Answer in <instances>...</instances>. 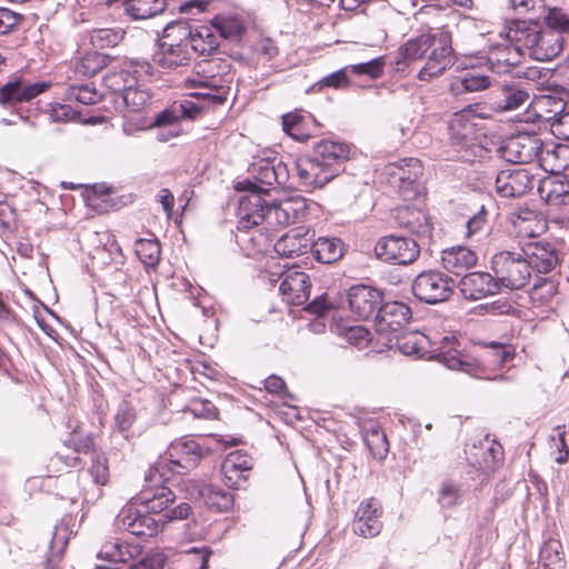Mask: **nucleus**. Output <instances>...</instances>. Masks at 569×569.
I'll return each mask as SVG.
<instances>
[{"instance_id": "nucleus-1", "label": "nucleus", "mask_w": 569, "mask_h": 569, "mask_svg": "<svg viewBox=\"0 0 569 569\" xmlns=\"http://www.w3.org/2000/svg\"><path fill=\"white\" fill-rule=\"evenodd\" d=\"M422 58L426 62L418 73L419 80L430 81L441 76L453 63L451 33L437 28L408 40L400 47L396 64L400 69Z\"/></svg>"}, {"instance_id": "nucleus-2", "label": "nucleus", "mask_w": 569, "mask_h": 569, "mask_svg": "<svg viewBox=\"0 0 569 569\" xmlns=\"http://www.w3.org/2000/svg\"><path fill=\"white\" fill-rule=\"evenodd\" d=\"M308 210L305 197L296 196L267 204L258 192L243 194L239 199L238 229L249 230L267 221L270 226H289L301 221Z\"/></svg>"}, {"instance_id": "nucleus-3", "label": "nucleus", "mask_w": 569, "mask_h": 569, "mask_svg": "<svg viewBox=\"0 0 569 569\" xmlns=\"http://www.w3.org/2000/svg\"><path fill=\"white\" fill-rule=\"evenodd\" d=\"M349 154L350 148L346 143L319 141L310 157L296 160L299 183L308 191L323 188L343 170Z\"/></svg>"}, {"instance_id": "nucleus-4", "label": "nucleus", "mask_w": 569, "mask_h": 569, "mask_svg": "<svg viewBox=\"0 0 569 569\" xmlns=\"http://www.w3.org/2000/svg\"><path fill=\"white\" fill-rule=\"evenodd\" d=\"M508 37L528 51L538 61H548L559 56L563 48V37L549 29H541L533 18L529 21H515Z\"/></svg>"}, {"instance_id": "nucleus-5", "label": "nucleus", "mask_w": 569, "mask_h": 569, "mask_svg": "<svg viewBox=\"0 0 569 569\" xmlns=\"http://www.w3.org/2000/svg\"><path fill=\"white\" fill-rule=\"evenodd\" d=\"M250 173L254 181L244 180L238 182L237 190L247 191V194L258 192L267 193L274 186H286L289 181V169L274 151L267 150L261 157H257L250 166Z\"/></svg>"}, {"instance_id": "nucleus-6", "label": "nucleus", "mask_w": 569, "mask_h": 569, "mask_svg": "<svg viewBox=\"0 0 569 569\" xmlns=\"http://www.w3.org/2000/svg\"><path fill=\"white\" fill-rule=\"evenodd\" d=\"M491 270L496 274L500 289H522L532 277V266L525 258L522 251H501L496 253L491 259Z\"/></svg>"}, {"instance_id": "nucleus-7", "label": "nucleus", "mask_w": 569, "mask_h": 569, "mask_svg": "<svg viewBox=\"0 0 569 569\" xmlns=\"http://www.w3.org/2000/svg\"><path fill=\"white\" fill-rule=\"evenodd\" d=\"M480 104H470L455 112L449 121V138L453 147L468 152L481 143L483 128L478 122Z\"/></svg>"}, {"instance_id": "nucleus-8", "label": "nucleus", "mask_w": 569, "mask_h": 569, "mask_svg": "<svg viewBox=\"0 0 569 569\" xmlns=\"http://www.w3.org/2000/svg\"><path fill=\"white\" fill-rule=\"evenodd\" d=\"M216 61L204 60L197 66L196 76L186 79V86L189 89H196L189 93L190 97L208 100L213 104H221L226 100V89L221 83V78L217 77L213 71Z\"/></svg>"}, {"instance_id": "nucleus-9", "label": "nucleus", "mask_w": 569, "mask_h": 569, "mask_svg": "<svg viewBox=\"0 0 569 569\" xmlns=\"http://www.w3.org/2000/svg\"><path fill=\"white\" fill-rule=\"evenodd\" d=\"M456 282L439 271H423L412 282V292L420 301L436 305L450 298Z\"/></svg>"}, {"instance_id": "nucleus-10", "label": "nucleus", "mask_w": 569, "mask_h": 569, "mask_svg": "<svg viewBox=\"0 0 569 569\" xmlns=\"http://www.w3.org/2000/svg\"><path fill=\"white\" fill-rule=\"evenodd\" d=\"M385 172L389 177V183L397 188L405 199L417 194V181L422 174V164L419 159L405 158L388 163Z\"/></svg>"}, {"instance_id": "nucleus-11", "label": "nucleus", "mask_w": 569, "mask_h": 569, "mask_svg": "<svg viewBox=\"0 0 569 569\" xmlns=\"http://www.w3.org/2000/svg\"><path fill=\"white\" fill-rule=\"evenodd\" d=\"M377 257L395 264H409L417 260L420 249L409 237L391 234L381 238L375 247Z\"/></svg>"}, {"instance_id": "nucleus-12", "label": "nucleus", "mask_w": 569, "mask_h": 569, "mask_svg": "<svg viewBox=\"0 0 569 569\" xmlns=\"http://www.w3.org/2000/svg\"><path fill=\"white\" fill-rule=\"evenodd\" d=\"M411 318L410 308L399 301L382 303L375 317L376 331L391 340L398 337Z\"/></svg>"}, {"instance_id": "nucleus-13", "label": "nucleus", "mask_w": 569, "mask_h": 569, "mask_svg": "<svg viewBox=\"0 0 569 569\" xmlns=\"http://www.w3.org/2000/svg\"><path fill=\"white\" fill-rule=\"evenodd\" d=\"M542 141L535 134L521 133L508 138L500 147L501 158L511 163H531L539 160Z\"/></svg>"}, {"instance_id": "nucleus-14", "label": "nucleus", "mask_w": 569, "mask_h": 569, "mask_svg": "<svg viewBox=\"0 0 569 569\" xmlns=\"http://www.w3.org/2000/svg\"><path fill=\"white\" fill-rule=\"evenodd\" d=\"M439 343L440 347L437 358L441 363L449 369L461 370L476 378L483 377L485 368L473 358L462 355L456 349L455 346L458 341L453 336L442 337Z\"/></svg>"}, {"instance_id": "nucleus-15", "label": "nucleus", "mask_w": 569, "mask_h": 569, "mask_svg": "<svg viewBox=\"0 0 569 569\" xmlns=\"http://www.w3.org/2000/svg\"><path fill=\"white\" fill-rule=\"evenodd\" d=\"M536 178L527 168H510L498 172L495 187L503 198H516L532 189Z\"/></svg>"}, {"instance_id": "nucleus-16", "label": "nucleus", "mask_w": 569, "mask_h": 569, "mask_svg": "<svg viewBox=\"0 0 569 569\" xmlns=\"http://www.w3.org/2000/svg\"><path fill=\"white\" fill-rule=\"evenodd\" d=\"M512 41L490 46L486 56L489 72L496 76L507 74L521 62L523 47Z\"/></svg>"}, {"instance_id": "nucleus-17", "label": "nucleus", "mask_w": 569, "mask_h": 569, "mask_svg": "<svg viewBox=\"0 0 569 569\" xmlns=\"http://www.w3.org/2000/svg\"><path fill=\"white\" fill-rule=\"evenodd\" d=\"M151 74V64L147 61H131L129 69L109 72L103 77V87L112 94L119 104V98L129 86L137 84L139 79Z\"/></svg>"}, {"instance_id": "nucleus-18", "label": "nucleus", "mask_w": 569, "mask_h": 569, "mask_svg": "<svg viewBox=\"0 0 569 569\" xmlns=\"http://www.w3.org/2000/svg\"><path fill=\"white\" fill-rule=\"evenodd\" d=\"M146 481L147 485L134 499V505L140 506L143 511L149 513H160L164 511L169 503L174 501V493L169 487L158 483L156 475L153 473H150V476L146 478Z\"/></svg>"}, {"instance_id": "nucleus-19", "label": "nucleus", "mask_w": 569, "mask_h": 569, "mask_svg": "<svg viewBox=\"0 0 569 569\" xmlns=\"http://www.w3.org/2000/svg\"><path fill=\"white\" fill-rule=\"evenodd\" d=\"M143 509L136 508L134 502L126 506L117 516V525L140 538H150L158 533L159 525Z\"/></svg>"}, {"instance_id": "nucleus-20", "label": "nucleus", "mask_w": 569, "mask_h": 569, "mask_svg": "<svg viewBox=\"0 0 569 569\" xmlns=\"http://www.w3.org/2000/svg\"><path fill=\"white\" fill-rule=\"evenodd\" d=\"M348 301L351 312L360 320L376 317L382 305V293L372 287L358 284L350 288Z\"/></svg>"}, {"instance_id": "nucleus-21", "label": "nucleus", "mask_w": 569, "mask_h": 569, "mask_svg": "<svg viewBox=\"0 0 569 569\" xmlns=\"http://www.w3.org/2000/svg\"><path fill=\"white\" fill-rule=\"evenodd\" d=\"M458 288L465 299L480 300L500 292L496 274L482 271L469 272L463 276Z\"/></svg>"}, {"instance_id": "nucleus-22", "label": "nucleus", "mask_w": 569, "mask_h": 569, "mask_svg": "<svg viewBox=\"0 0 569 569\" xmlns=\"http://www.w3.org/2000/svg\"><path fill=\"white\" fill-rule=\"evenodd\" d=\"M204 455V449L193 438H180L170 443L166 460L184 470L194 468Z\"/></svg>"}, {"instance_id": "nucleus-23", "label": "nucleus", "mask_w": 569, "mask_h": 569, "mask_svg": "<svg viewBox=\"0 0 569 569\" xmlns=\"http://www.w3.org/2000/svg\"><path fill=\"white\" fill-rule=\"evenodd\" d=\"M521 251L538 273L550 272L559 262L555 247L543 240L522 242Z\"/></svg>"}, {"instance_id": "nucleus-24", "label": "nucleus", "mask_w": 569, "mask_h": 569, "mask_svg": "<svg viewBox=\"0 0 569 569\" xmlns=\"http://www.w3.org/2000/svg\"><path fill=\"white\" fill-rule=\"evenodd\" d=\"M380 517L381 509L375 499L362 501L358 507L352 525L355 533L365 538L376 537L382 529Z\"/></svg>"}, {"instance_id": "nucleus-25", "label": "nucleus", "mask_w": 569, "mask_h": 569, "mask_svg": "<svg viewBox=\"0 0 569 569\" xmlns=\"http://www.w3.org/2000/svg\"><path fill=\"white\" fill-rule=\"evenodd\" d=\"M252 468V459L243 451L230 452L221 465L224 483L230 488H240Z\"/></svg>"}, {"instance_id": "nucleus-26", "label": "nucleus", "mask_w": 569, "mask_h": 569, "mask_svg": "<svg viewBox=\"0 0 569 569\" xmlns=\"http://www.w3.org/2000/svg\"><path fill=\"white\" fill-rule=\"evenodd\" d=\"M283 300L293 306L303 305L310 292L309 276L302 271L287 272L279 286Z\"/></svg>"}, {"instance_id": "nucleus-27", "label": "nucleus", "mask_w": 569, "mask_h": 569, "mask_svg": "<svg viewBox=\"0 0 569 569\" xmlns=\"http://www.w3.org/2000/svg\"><path fill=\"white\" fill-rule=\"evenodd\" d=\"M48 88V82L30 83L22 80L8 82L0 89V103L10 104L30 101Z\"/></svg>"}, {"instance_id": "nucleus-28", "label": "nucleus", "mask_w": 569, "mask_h": 569, "mask_svg": "<svg viewBox=\"0 0 569 569\" xmlns=\"http://www.w3.org/2000/svg\"><path fill=\"white\" fill-rule=\"evenodd\" d=\"M538 161L542 169L559 176L569 169V146L542 143Z\"/></svg>"}, {"instance_id": "nucleus-29", "label": "nucleus", "mask_w": 569, "mask_h": 569, "mask_svg": "<svg viewBox=\"0 0 569 569\" xmlns=\"http://www.w3.org/2000/svg\"><path fill=\"white\" fill-rule=\"evenodd\" d=\"M478 257L467 247L458 246L441 252L442 267L455 274H461L477 264Z\"/></svg>"}, {"instance_id": "nucleus-30", "label": "nucleus", "mask_w": 569, "mask_h": 569, "mask_svg": "<svg viewBox=\"0 0 569 569\" xmlns=\"http://www.w3.org/2000/svg\"><path fill=\"white\" fill-rule=\"evenodd\" d=\"M499 82L496 74L489 72H480L477 70H469L461 77H457L451 83V90L455 94L462 92H478L486 90L490 87L497 86Z\"/></svg>"}, {"instance_id": "nucleus-31", "label": "nucleus", "mask_w": 569, "mask_h": 569, "mask_svg": "<svg viewBox=\"0 0 569 569\" xmlns=\"http://www.w3.org/2000/svg\"><path fill=\"white\" fill-rule=\"evenodd\" d=\"M152 59L161 68L173 70L190 61V52L189 49L183 48V44L160 43Z\"/></svg>"}, {"instance_id": "nucleus-32", "label": "nucleus", "mask_w": 569, "mask_h": 569, "mask_svg": "<svg viewBox=\"0 0 569 569\" xmlns=\"http://www.w3.org/2000/svg\"><path fill=\"white\" fill-rule=\"evenodd\" d=\"M539 193L549 206L561 207L569 204V181L557 176L540 181Z\"/></svg>"}, {"instance_id": "nucleus-33", "label": "nucleus", "mask_w": 569, "mask_h": 569, "mask_svg": "<svg viewBox=\"0 0 569 569\" xmlns=\"http://www.w3.org/2000/svg\"><path fill=\"white\" fill-rule=\"evenodd\" d=\"M168 0H124L123 11L133 20H146L162 13Z\"/></svg>"}, {"instance_id": "nucleus-34", "label": "nucleus", "mask_w": 569, "mask_h": 569, "mask_svg": "<svg viewBox=\"0 0 569 569\" xmlns=\"http://www.w3.org/2000/svg\"><path fill=\"white\" fill-rule=\"evenodd\" d=\"M310 239L300 232H291L282 236L273 246L277 254L283 258L299 257L308 252Z\"/></svg>"}, {"instance_id": "nucleus-35", "label": "nucleus", "mask_w": 569, "mask_h": 569, "mask_svg": "<svg viewBox=\"0 0 569 569\" xmlns=\"http://www.w3.org/2000/svg\"><path fill=\"white\" fill-rule=\"evenodd\" d=\"M309 249L319 262L333 263L342 258L345 246L338 238L320 237Z\"/></svg>"}, {"instance_id": "nucleus-36", "label": "nucleus", "mask_w": 569, "mask_h": 569, "mask_svg": "<svg viewBox=\"0 0 569 569\" xmlns=\"http://www.w3.org/2000/svg\"><path fill=\"white\" fill-rule=\"evenodd\" d=\"M219 47V37L211 26H199L192 29L189 48L199 54H211Z\"/></svg>"}, {"instance_id": "nucleus-37", "label": "nucleus", "mask_w": 569, "mask_h": 569, "mask_svg": "<svg viewBox=\"0 0 569 569\" xmlns=\"http://www.w3.org/2000/svg\"><path fill=\"white\" fill-rule=\"evenodd\" d=\"M199 495L209 508L218 511H228L233 506V495L212 485L202 486Z\"/></svg>"}, {"instance_id": "nucleus-38", "label": "nucleus", "mask_w": 569, "mask_h": 569, "mask_svg": "<svg viewBox=\"0 0 569 569\" xmlns=\"http://www.w3.org/2000/svg\"><path fill=\"white\" fill-rule=\"evenodd\" d=\"M396 218L400 226L408 228L413 233H426L429 231L427 217L419 210L402 207L397 210Z\"/></svg>"}, {"instance_id": "nucleus-39", "label": "nucleus", "mask_w": 569, "mask_h": 569, "mask_svg": "<svg viewBox=\"0 0 569 569\" xmlns=\"http://www.w3.org/2000/svg\"><path fill=\"white\" fill-rule=\"evenodd\" d=\"M363 440L376 459L382 460L388 451L389 445L386 433L379 426H371L365 430Z\"/></svg>"}, {"instance_id": "nucleus-40", "label": "nucleus", "mask_w": 569, "mask_h": 569, "mask_svg": "<svg viewBox=\"0 0 569 569\" xmlns=\"http://www.w3.org/2000/svg\"><path fill=\"white\" fill-rule=\"evenodd\" d=\"M192 28L184 21L170 22L163 29V40L161 43L183 44L189 49V42Z\"/></svg>"}, {"instance_id": "nucleus-41", "label": "nucleus", "mask_w": 569, "mask_h": 569, "mask_svg": "<svg viewBox=\"0 0 569 569\" xmlns=\"http://www.w3.org/2000/svg\"><path fill=\"white\" fill-rule=\"evenodd\" d=\"M108 61L106 54L97 51L87 52L76 62V72L84 77H92L104 68Z\"/></svg>"}, {"instance_id": "nucleus-42", "label": "nucleus", "mask_w": 569, "mask_h": 569, "mask_svg": "<svg viewBox=\"0 0 569 569\" xmlns=\"http://www.w3.org/2000/svg\"><path fill=\"white\" fill-rule=\"evenodd\" d=\"M124 38L122 29L102 28L90 32V42L94 48L106 49L118 46Z\"/></svg>"}, {"instance_id": "nucleus-43", "label": "nucleus", "mask_w": 569, "mask_h": 569, "mask_svg": "<svg viewBox=\"0 0 569 569\" xmlns=\"http://www.w3.org/2000/svg\"><path fill=\"white\" fill-rule=\"evenodd\" d=\"M529 99V93L512 84L501 86V101L499 108L501 110H516L523 106Z\"/></svg>"}, {"instance_id": "nucleus-44", "label": "nucleus", "mask_w": 569, "mask_h": 569, "mask_svg": "<svg viewBox=\"0 0 569 569\" xmlns=\"http://www.w3.org/2000/svg\"><path fill=\"white\" fill-rule=\"evenodd\" d=\"M136 253L147 267H154L160 259V244L156 239H139L134 243Z\"/></svg>"}, {"instance_id": "nucleus-45", "label": "nucleus", "mask_w": 569, "mask_h": 569, "mask_svg": "<svg viewBox=\"0 0 569 569\" xmlns=\"http://www.w3.org/2000/svg\"><path fill=\"white\" fill-rule=\"evenodd\" d=\"M539 561L549 569H559L563 562V551L560 541H546L539 553Z\"/></svg>"}, {"instance_id": "nucleus-46", "label": "nucleus", "mask_w": 569, "mask_h": 569, "mask_svg": "<svg viewBox=\"0 0 569 569\" xmlns=\"http://www.w3.org/2000/svg\"><path fill=\"white\" fill-rule=\"evenodd\" d=\"M150 100V94L137 84L129 86L123 94L119 98V103L126 107L129 111L137 112L141 110Z\"/></svg>"}, {"instance_id": "nucleus-47", "label": "nucleus", "mask_w": 569, "mask_h": 569, "mask_svg": "<svg viewBox=\"0 0 569 569\" xmlns=\"http://www.w3.org/2000/svg\"><path fill=\"white\" fill-rule=\"evenodd\" d=\"M557 293V286L553 280L548 278H539L531 291L530 300L536 306L547 305Z\"/></svg>"}, {"instance_id": "nucleus-48", "label": "nucleus", "mask_w": 569, "mask_h": 569, "mask_svg": "<svg viewBox=\"0 0 569 569\" xmlns=\"http://www.w3.org/2000/svg\"><path fill=\"white\" fill-rule=\"evenodd\" d=\"M66 96L69 100H76L82 104H96L102 99L104 93L97 91L90 84H79L69 87Z\"/></svg>"}, {"instance_id": "nucleus-49", "label": "nucleus", "mask_w": 569, "mask_h": 569, "mask_svg": "<svg viewBox=\"0 0 569 569\" xmlns=\"http://www.w3.org/2000/svg\"><path fill=\"white\" fill-rule=\"evenodd\" d=\"M305 117L298 113H287L282 117L283 131L298 141H305L309 138V133L305 127Z\"/></svg>"}, {"instance_id": "nucleus-50", "label": "nucleus", "mask_w": 569, "mask_h": 569, "mask_svg": "<svg viewBox=\"0 0 569 569\" xmlns=\"http://www.w3.org/2000/svg\"><path fill=\"white\" fill-rule=\"evenodd\" d=\"M397 339L398 349L402 355L406 356H422L426 340L425 336L417 333L398 335Z\"/></svg>"}, {"instance_id": "nucleus-51", "label": "nucleus", "mask_w": 569, "mask_h": 569, "mask_svg": "<svg viewBox=\"0 0 569 569\" xmlns=\"http://www.w3.org/2000/svg\"><path fill=\"white\" fill-rule=\"evenodd\" d=\"M349 72L356 76H367L370 79H378L385 69L383 57H378L366 62L348 66Z\"/></svg>"}, {"instance_id": "nucleus-52", "label": "nucleus", "mask_w": 569, "mask_h": 569, "mask_svg": "<svg viewBox=\"0 0 569 569\" xmlns=\"http://www.w3.org/2000/svg\"><path fill=\"white\" fill-rule=\"evenodd\" d=\"M550 31L559 34L569 33V12L561 8H550L545 17Z\"/></svg>"}, {"instance_id": "nucleus-53", "label": "nucleus", "mask_w": 569, "mask_h": 569, "mask_svg": "<svg viewBox=\"0 0 569 569\" xmlns=\"http://www.w3.org/2000/svg\"><path fill=\"white\" fill-rule=\"evenodd\" d=\"M553 103L561 109L555 111L553 117L549 118L551 120V130L556 136L569 140V110L565 109L561 100L553 101Z\"/></svg>"}, {"instance_id": "nucleus-54", "label": "nucleus", "mask_w": 569, "mask_h": 569, "mask_svg": "<svg viewBox=\"0 0 569 569\" xmlns=\"http://www.w3.org/2000/svg\"><path fill=\"white\" fill-rule=\"evenodd\" d=\"M279 53L276 42L270 38L259 39L253 44V54L258 63L266 64Z\"/></svg>"}, {"instance_id": "nucleus-55", "label": "nucleus", "mask_w": 569, "mask_h": 569, "mask_svg": "<svg viewBox=\"0 0 569 569\" xmlns=\"http://www.w3.org/2000/svg\"><path fill=\"white\" fill-rule=\"evenodd\" d=\"M136 419L137 415L133 407L128 402H122L114 415V426L118 431L127 432L131 429Z\"/></svg>"}, {"instance_id": "nucleus-56", "label": "nucleus", "mask_w": 569, "mask_h": 569, "mask_svg": "<svg viewBox=\"0 0 569 569\" xmlns=\"http://www.w3.org/2000/svg\"><path fill=\"white\" fill-rule=\"evenodd\" d=\"M212 27L216 30L219 39L238 37L242 32V27L233 19H216L212 23Z\"/></svg>"}, {"instance_id": "nucleus-57", "label": "nucleus", "mask_w": 569, "mask_h": 569, "mask_svg": "<svg viewBox=\"0 0 569 569\" xmlns=\"http://www.w3.org/2000/svg\"><path fill=\"white\" fill-rule=\"evenodd\" d=\"M348 73H349V69H348V66H346V67L323 77L319 81L318 84L320 88H323V87H332L335 89L347 88L350 84Z\"/></svg>"}, {"instance_id": "nucleus-58", "label": "nucleus", "mask_w": 569, "mask_h": 569, "mask_svg": "<svg viewBox=\"0 0 569 569\" xmlns=\"http://www.w3.org/2000/svg\"><path fill=\"white\" fill-rule=\"evenodd\" d=\"M336 308L335 301L329 293H323L312 300L306 308L309 313L317 317H325Z\"/></svg>"}, {"instance_id": "nucleus-59", "label": "nucleus", "mask_w": 569, "mask_h": 569, "mask_svg": "<svg viewBox=\"0 0 569 569\" xmlns=\"http://www.w3.org/2000/svg\"><path fill=\"white\" fill-rule=\"evenodd\" d=\"M461 497V489L452 483L445 482L439 491V502L445 508H451L457 505L459 498Z\"/></svg>"}, {"instance_id": "nucleus-60", "label": "nucleus", "mask_w": 569, "mask_h": 569, "mask_svg": "<svg viewBox=\"0 0 569 569\" xmlns=\"http://www.w3.org/2000/svg\"><path fill=\"white\" fill-rule=\"evenodd\" d=\"M48 112L51 119L56 122L74 121L80 117V112L74 111L68 104H50Z\"/></svg>"}, {"instance_id": "nucleus-61", "label": "nucleus", "mask_w": 569, "mask_h": 569, "mask_svg": "<svg viewBox=\"0 0 569 569\" xmlns=\"http://www.w3.org/2000/svg\"><path fill=\"white\" fill-rule=\"evenodd\" d=\"M167 558L163 553L156 552L146 556L140 561L129 566L128 569H163Z\"/></svg>"}, {"instance_id": "nucleus-62", "label": "nucleus", "mask_w": 569, "mask_h": 569, "mask_svg": "<svg viewBox=\"0 0 569 569\" xmlns=\"http://www.w3.org/2000/svg\"><path fill=\"white\" fill-rule=\"evenodd\" d=\"M487 209L485 204H481L472 217L467 221V234L468 237L480 231L483 226L487 223Z\"/></svg>"}, {"instance_id": "nucleus-63", "label": "nucleus", "mask_w": 569, "mask_h": 569, "mask_svg": "<svg viewBox=\"0 0 569 569\" xmlns=\"http://www.w3.org/2000/svg\"><path fill=\"white\" fill-rule=\"evenodd\" d=\"M20 21V16L7 8H0V34L9 33Z\"/></svg>"}, {"instance_id": "nucleus-64", "label": "nucleus", "mask_w": 569, "mask_h": 569, "mask_svg": "<svg viewBox=\"0 0 569 569\" xmlns=\"http://www.w3.org/2000/svg\"><path fill=\"white\" fill-rule=\"evenodd\" d=\"M98 558L107 559L114 563L126 561L122 546L113 542L107 543L98 553Z\"/></svg>"}]
</instances>
